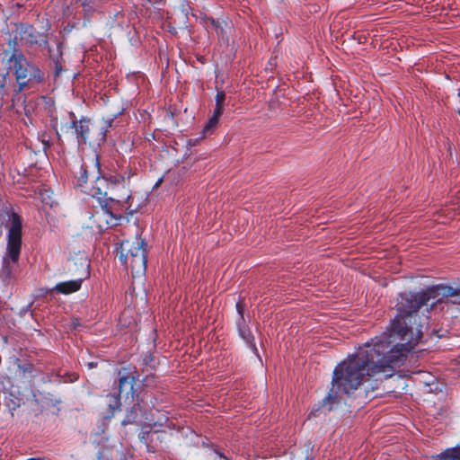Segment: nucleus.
<instances>
[{"mask_svg":"<svg viewBox=\"0 0 460 460\" xmlns=\"http://www.w3.org/2000/svg\"><path fill=\"white\" fill-rule=\"evenodd\" d=\"M444 299L460 304V287L438 285L422 292L401 295L396 304L397 314L389 331L372 339L334 368L332 386L323 400V406L338 392L349 394L356 390L366 376L380 373L390 376L393 364L406 358L420 341L422 328L428 323L427 314Z\"/></svg>","mask_w":460,"mask_h":460,"instance_id":"nucleus-1","label":"nucleus"},{"mask_svg":"<svg viewBox=\"0 0 460 460\" xmlns=\"http://www.w3.org/2000/svg\"><path fill=\"white\" fill-rule=\"evenodd\" d=\"M112 119H98L91 120L86 118L81 119L79 121L73 120L70 124H66L61 128L63 132L75 133L78 141V145L87 144L93 149L100 147L106 139V134L111 127Z\"/></svg>","mask_w":460,"mask_h":460,"instance_id":"nucleus-2","label":"nucleus"},{"mask_svg":"<svg viewBox=\"0 0 460 460\" xmlns=\"http://www.w3.org/2000/svg\"><path fill=\"white\" fill-rule=\"evenodd\" d=\"M145 240L135 237L134 240H124L120 243L119 260L130 268L132 277H142L146 270V250Z\"/></svg>","mask_w":460,"mask_h":460,"instance_id":"nucleus-3","label":"nucleus"},{"mask_svg":"<svg viewBox=\"0 0 460 460\" xmlns=\"http://www.w3.org/2000/svg\"><path fill=\"white\" fill-rule=\"evenodd\" d=\"M7 239L6 255L3 258V272L6 277L12 278L22 247V220L15 213L9 217Z\"/></svg>","mask_w":460,"mask_h":460,"instance_id":"nucleus-4","label":"nucleus"},{"mask_svg":"<svg viewBox=\"0 0 460 460\" xmlns=\"http://www.w3.org/2000/svg\"><path fill=\"white\" fill-rule=\"evenodd\" d=\"M11 66L15 69L16 81L19 84V91L31 81L39 82L41 78L40 70L34 65L29 63L26 58L19 52L12 54L8 58Z\"/></svg>","mask_w":460,"mask_h":460,"instance_id":"nucleus-5","label":"nucleus"},{"mask_svg":"<svg viewBox=\"0 0 460 460\" xmlns=\"http://www.w3.org/2000/svg\"><path fill=\"white\" fill-rule=\"evenodd\" d=\"M119 220L120 218L115 217L106 208H102L89 217L86 227L90 228L93 233L101 234L110 226L118 225Z\"/></svg>","mask_w":460,"mask_h":460,"instance_id":"nucleus-6","label":"nucleus"},{"mask_svg":"<svg viewBox=\"0 0 460 460\" xmlns=\"http://www.w3.org/2000/svg\"><path fill=\"white\" fill-rule=\"evenodd\" d=\"M236 309L240 314V320L237 322V329H238L239 335L256 353L257 349L253 342V337H252L250 330L245 326L243 311H242L243 308H242V305L240 303L236 304Z\"/></svg>","mask_w":460,"mask_h":460,"instance_id":"nucleus-7","label":"nucleus"},{"mask_svg":"<svg viewBox=\"0 0 460 460\" xmlns=\"http://www.w3.org/2000/svg\"><path fill=\"white\" fill-rule=\"evenodd\" d=\"M82 282L83 278L59 282L51 289V291H55L62 295H70L81 288Z\"/></svg>","mask_w":460,"mask_h":460,"instance_id":"nucleus-8","label":"nucleus"},{"mask_svg":"<svg viewBox=\"0 0 460 460\" xmlns=\"http://www.w3.org/2000/svg\"><path fill=\"white\" fill-rule=\"evenodd\" d=\"M95 178V186L92 188L91 190L87 191L84 190V191L89 192V194L93 197H97L98 199H101L102 197L107 196L106 191V180L104 178H101L99 175H93Z\"/></svg>","mask_w":460,"mask_h":460,"instance_id":"nucleus-9","label":"nucleus"},{"mask_svg":"<svg viewBox=\"0 0 460 460\" xmlns=\"http://www.w3.org/2000/svg\"><path fill=\"white\" fill-rule=\"evenodd\" d=\"M433 460H460V446L447 448L440 454L432 456Z\"/></svg>","mask_w":460,"mask_h":460,"instance_id":"nucleus-10","label":"nucleus"},{"mask_svg":"<svg viewBox=\"0 0 460 460\" xmlns=\"http://www.w3.org/2000/svg\"><path fill=\"white\" fill-rule=\"evenodd\" d=\"M119 390L120 396L123 394L126 395V400L129 399V395L132 399L134 398L133 385L131 382L128 380V377H119Z\"/></svg>","mask_w":460,"mask_h":460,"instance_id":"nucleus-11","label":"nucleus"},{"mask_svg":"<svg viewBox=\"0 0 460 460\" xmlns=\"http://www.w3.org/2000/svg\"><path fill=\"white\" fill-rule=\"evenodd\" d=\"M107 404H108V407L111 410V415L107 416V418H110L114 415L116 411L119 410V407H120L119 399L115 395H108L107 396Z\"/></svg>","mask_w":460,"mask_h":460,"instance_id":"nucleus-12","label":"nucleus"},{"mask_svg":"<svg viewBox=\"0 0 460 460\" xmlns=\"http://www.w3.org/2000/svg\"><path fill=\"white\" fill-rule=\"evenodd\" d=\"M217 122H218V119L212 116L208 123L205 125L204 128H203V132L205 134L210 132L212 130V128H214L217 125Z\"/></svg>","mask_w":460,"mask_h":460,"instance_id":"nucleus-13","label":"nucleus"},{"mask_svg":"<svg viewBox=\"0 0 460 460\" xmlns=\"http://www.w3.org/2000/svg\"><path fill=\"white\" fill-rule=\"evenodd\" d=\"M79 260H80L81 266L84 268V273L87 276L88 269H89V261L85 256H81Z\"/></svg>","mask_w":460,"mask_h":460,"instance_id":"nucleus-14","label":"nucleus"},{"mask_svg":"<svg viewBox=\"0 0 460 460\" xmlns=\"http://www.w3.org/2000/svg\"><path fill=\"white\" fill-rule=\"evenodd\" d=\"M88 179L87 171L84 169L82 175L78 178L77 183L80 187H83L84 183H86Z\"/></svg>","mask_w":460,"mask_h":460,"instance_id":"nucleus-15","label":"nucleus"},{"mask_svg":"<svg viewBox=\"0 0 460 460\" xmlns=\"http://www.w3.org/2000/svg\"><path fill=\"white\" fill-rule=\"evenodd\" d=\"M226 94L224 92H217L216 95V105H222L224 103Z\"/></svg>","mask_w":460,"mask_h":460,"instance_id":"nucleus-16","label":"nucleus"},{"mask_svg":"<svg viewBox=\"0 0 460 460\" xmlns=\"http://www.w3.org/2000/svg\"><path fill=\"white\" fill-rule=\"evenodd\" d=\"M223 113V106L222 105H216V108L214 110L213 115L214 117L219 119L221 114Z\"/></svg>","mask_w":460,"mask_h":460,"instance_id":"nucleus-17","label":"nucleus"},{"mask_svg":"<svg viewBox=\"0 0 460 460\" xmlns=\"http://www.w3.org/2000/svg\"><path fill=\"white\" fill-rule=\"evenodd\" d=\"M94 167L96 169V173L99 174V172H100V164H99L97 155H95Z\"/></svg>","mask_w":460,"mask_h":460,"instance_id":"nucleus-18","label":"nucleus"},{"mask_svg":"<svg viewBox=\"0 0 460 460\" xmlns=\"http://www.w3.org/2000/svg\"><path fill=\"white\" fill-rule=\"evenodd\" d=\"M131 420H131L130 416H129V415H128V416H127V419H126V420H124L122 421V424H123V425H127L128 423H130V422H131Z\"/></svg>","mask_w":460,"mask_h":460,"instance_id":"nucleus-19","label":"nucleus"},{"mask_svg":"<svg viewBox=\"0 0 460 460\" xmlns=\"http://www.w3.org/2000/svg\"><path fill=\"white\" fill-rule=\"evenodd\" d=\"M218 460H228L226 456H223L222 455L216 453Z\"/></svg>","mask_w":460,"mask_h":460,"instance_id":"nucleus-20","label":"nucleus"},{"mask_svg":"<svg viewBox=\"0 0 460 460\" xmlns=\"http://www.w3.org/2000/svg\"><path fill=\"white\" fill-rule=\"evenodd\" d=\"M96 365H97V364H96L95 362H90V363H88V367H89V368H93V367H96Z\"/></svg>","mask_w":460,"mask_h":460,"instance_id":"nucleus-21","label":"nucleus"},{"mask_svg":"<svg viewBox=\"0 0 460 460\" xmlns=\"http://www.w3.org/2000/svg\"><path fill=\"white\" fill-rule=\"evenodd\" d=\"M42 201L46 204H49V202L46 200L45 197L42 195ZM50 206H52L51 203H49Z\"/></svg>","mask_w":460,"mask_h":460,"instance_id":"nucleus-22","label":"nucleus"},{"mask_svg":"<svg viewBox=\"0 0 460 460\" xmlns=\"http://www.w3.org/2000/svg\"><path fill=\"white\" fill-rule=\"evenodd\" d=\"M137 407H139V403H137V405H134L133 410H134L135 411H137Z\"/></svg>","mask_w":460,"mask_h":460,"instance_id":"nucleus-23","label":"nucleus"},{"mask_svg":"<svg viewBox=\"0 0 460 460\" xmlns=\"http://www.w3.org/2000/svg\"><path fill=\"white\" fill-rule=\"evenodd\" d=\"M458 113L460 114V111H458Z\"/></svg>","mask_w":460,"mask_h":460,"instance_id":"nucleus-24","label":"nucleus"}]
</instances>
